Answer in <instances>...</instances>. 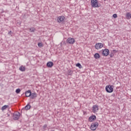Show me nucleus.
<instances>
[{
    "label": "nucleus",
    "instance_id": "f257e3e1",
    "mask_svg": "<svg viewBox=\"0 0 131 131\" xmlns=\"http://www.w3.org/2000/svg\"><path fill=\"white\" fill-rule=\"evenodd\" d=\"M114 88V85L108 84L106 86L105 90L107 93H112L113 92Z\"/></svg>",
    "mask_w": 131,
    "mask_h": 131
},
{
    "label": "nucleus",
    "instance_id": "f03ea898",
    "mask_svg": "<svg viewBox=\"0 0 131 131\" xmlns=\"http://www.w3.org/2000/svg\"><path fill=\"white\" fill-rule=\"evenodd\" d=\"M91 6L93 8H99V4L97 0H91Z\"/></svg>",
    "mask_w": 131,
    "mask_h": 131
},
{
    "label": "nucleus",
    "instance_id": "7ed1b4c3",
    "mask_svg": "<svg viewBox=\"0 0 131 131\" xmlns=\"http://www.w3.org/2000/svg\"><path fill=\"white\" fill-rule=\"evenodd\" d=\"M98 125L99 124L97 122L92 123L91 125V129L93 131L95 130L98 127Z\"/></svg>",
    "mask_w": 131,
    "mask_h": 131
},
{
    "label": "nucleus",
    "instance_id": "20e7f679",
    "mask_svg": "<svg viewBox=\"0 0 131 131\" xmlns=\"http://www.w3.org/2000/svg\"><path fill=\"white\" fill-rule=\"evenodd\" d=\"M102 54L103 56L106 57L110 54V51L107 49L102 50Z\"/></svg>",
    "mask_w": 131,
    "mask_h": 131
},
{
    "label": "nucleus",
    "instance_id": "39448f33",
    "mask_svg": "<svg viewBox=\"0 0 131 131\" xmlns=\"http://www.w3.org/2000/svg\"><path fill=\"white\" fill-rule=\"evenodd\" d=\"M75 42V39L73 38L69 37L67 39V43L73 45Z\"/></svg>",
    "mask_w": 131,
    "mask_h": 131
},
{
    "label": "nucleus",
    "instance_id": "423d86ee",
    "mask_svg": "<svg viewBox=\"0 0 131 131\" xmlns=\"http://www.w3.org/2000/svg\"><path fill=\"white\" fill-rule=\"evenodd\" d=\"M103 43L100 42L96 43L95 46V49L97 50L101 49L103 48Z\"/></svg>",
    "mask_w": 131,
    "mask_h": 131
},
{
    "label": "nucleus",
    "instance_id": "0eeeda50",
    "mask_svg": "<svg viewBox=\"0 0 131 131\" xmlns=\"http://www.w3.org/2000/svg\"><path fill=\"white\" fill-rule=\"evenodd\" d=\"M25 94L26 97H30L31 99H33V94H31V91L28 90L26 92Z\"/></svg>",
    "mask_w": 131,
    "mask_h": 131
},
{
    "label": "nucleus",
    "instance_id": "6e6552de",
    "mask_svg": "<svg viewBox=\"0 0 131 131\" xmlns=\"http://www.w3.org/2000/svg\"><path fill=\"white\" fill-rule=\"evenodd\" d=\"M20 118V113L16 112L13 114V119L14 120H18Z\"/></svg>",
    "mask_w": 131,
    "mask_h": 131
},
{
    "label": "nucleus",
    "instance_id": "1a4fd4ad",
    "mask_svg": "<svg viewBox=\"0 0 131 131\" xmlns=\"http://www.w3.org/2000/svg\"><path fill=\"white\" fill-rule=\"evenodd\" d=\"M64 18H65L64 16H59L58 17L57 22L59 23H62L64 21Z\"/></svg>",
    "mask_w": 131,
    "mask_h": 131
},
{
    "label": "nucleus",
    "instance_id": "9d476101",
    "mask_svg": "<svg viewBox=\"0 0 131 131\" xmlns=\"http://www.w3.org/2000/svg\"><path fill=\"white\" fill-rule=\"evenodd\" d=\"M99 110L98 106L97 105H93L92 107L93 112L95 113L97 112L98 110Z\"/></svg>",
    "mask_w": 131,
    "mask_h": 131
},
{
    "label": "nucleus",
    "instance_id": "9b49d317",
    "mask_svg": "<svg viewBox=\"0 0 131 131\" xmlns=\"http://www.w3.org/2000/svg\"><path fill=\"white\" fill-rule=\"evenodd\" d=\"M30 108H31V105H30L29 104H28L26 106L21 109V111H24V110L27 111V110H29Z\"/></svg>",
    "mask_w": 131,
    "mask_h": 131
},
{
    "label": "nucleus",
    "instance_id": "f8f14e48",
    "mask_svg": "<svg viewBox=\"0 0 131 131\" xmlns=\"http://www.w3.org/2000/svg\"><path fill=\"white\" fill-rule=\"evenodd\" d=\"M96 119V117L95 115H92L90 117L89 119V121L91 122H93V121L95 120Z\"/></svg>",
    "mask_w": 131,
    "mask_h": 131
},
{
    "label": "nucleus",
    "instance_id": "ddd939ff",
    "mask_svg": "<svg viewBox=\"0 0 131 131\" xmlns=\"http://www.w3.org/2000/svg\"><path fill=\"white\" fill-rule=\"evenodd\" d=\"M53 66H54V63H53V62L52 61H49L47 63V67L50 68L53 67Z\"/></svg>",
    "mask_w": 131,
    "mask_h": 131
},
{
    "label": "nucleus",
    "instance_id": "4468645a",
    "mask_svg": "<svg viewBox=\"0 0 131 131\" xmlns=\"http://www.w3.org/2000/svg\"><path fill=\"white\" fill-rule=\"evenodd\" d=\"M131 18V13L130 12H127L126 14V19L129 20Z\"/></svg>",
    "mask_w": 131,
    "mask_h": 131
},
{
    "label": "nucleus",
    "instance_id": "2eb2a0df",
    "mask_svg": "<svg viewBox=\"0 0 131 131\" xmlns=\"http://www.w3.org/2000/svg\"><path fill=\"white\" fill-rule=\"evenodd\" d=\"M94 57L96 59H98L100 58V55L98 53H95Z\"/></svg>",
    "mask_w": 131,
    "mask_h": 131
},
{
    "label": "nucleus",
    "instance_id": "dca6fc26",
    "mask_svg": "<svg viewBox=\"0 0 131 131\" xmlns=\"http://www.w3.org/2000/svg\"><path fill=\"white\" fill-rule=\"evenodd\" d=\"M19 70L22 72L25 71L26 70L25 67L21 66V67H19Z\"/></svg>",
    "mask_w": 131,
    "mask_h": 131
},
{
    "label": "nucleus",
    "instance_id": "f3484780",
    "mask_svg": "<svg viewBox=\"0 0 131 131\" xmlns=\"http://www.w3.org/2000/svg\"><path fill=\"white\" fill-rule=\"evenodd\" d=\"M8 107H9V105H4L2 108H1V110H2L3 111H4V110H6V109L7 108H8Z\"/></svg>",
    "mask_w": 131,
    "mask_h": 131
},
{
    "label": "nucleus",
    "instance_id": "a211bd4d",
    "mask_svg": "<svg viewBox=\"0 0 131 131\" xmlns=\"http://www.w3.org/2000/svg\"><path fill=\"white\" fill-rule=\"evenodd\" d=\"M76 67L79 68V69H80L82 68V67L80 63H77V64H76Z\"/></svg>",
    "mask_w": 131,
    "mask_h": 131
},
{
    "label": "nucleus",
    "instance_id": "6ab92c4d",
    "mask_svg": "<svg viewBox=\"0 0 131 131\" xmlns=\"http://www.w3.org/2000/svg\"><path fill=\"white\" fill-rule=\"evenodd\" d=\"M38 46L39 48H41V47H43V45L41 42H39L38 43Z\"/></svg>",
    "mask_w": 131,
    "mask_h": 131
},
{
    "label": "nucleus",
    "instance_id": "aec40b11",
    "mask_svg": "<svg viewBox=\"0 0 131 131\" xmlns=\"http://www.w3.org/2000/svg\"><path fill=\"white\" fill-rule=\"evenodd\" d=\"M47 127H48V125L44 124L43 126H42V129L43 130H46V128H47Z\"/></svg>",
    "mask_w": 131,
    "mask_h": 131
},
{
    "label": "nucleus",
    "instance_id": "412c9836",
    "mask_svg": "<svg viewBox=\"0 0 131 131\" xmlns=\"http://www.w3.org/2000/svg\"><path fill=\"white\" fill-rule=\"evenodd\" d=\"M20 92H21V90H20V89H17L15 91L16 94H20Z\"/></svg>",
    "mask_w": 131,
    "mask_h": 131
},
{
    "label": "nucleus",
    "instance_id": "4be33fe9",
    "mask_svg": "<svg viewBox=\"0 0 131 131\" xmlns=\"http://www.w3.org/2000/svg\"><path fill=\"white\" fill-rule=\"evenodd\" d=\"M113 17L114 18H117V14H114L113 15Z\"/></svg>",
    "mask_w": 131,
    "mask_h": 131
},
{
    "label": "nucleus",
    "instance_id": "5701e85b",
    "mask_svg": "<svg viewBox=\"0 0 131 131\" xmlns=\"http://www.w3.org/2000/svg\"><path fill=\"white\" fill-rule=\"evenodd\" d=\"M71 73H72V70H68V73L70 74Z\"/></svg>",
    "mask_w": 131,
    "mask_h": 131
},
{
    "label": "nucleus",
    "instance_id": "b1692460",
    "mask_svg": "<svg viewBox=\"0 0 131 131\" xmlns=\"http://www.w3.org/2000/svg\"><path fill=\"white\" fill-rule=\"evenodd\" d=\"M33 97H36V94H33Z\"/></svg>",
    "mask_w": 131,
    "mask_h": 131
},
{
    "label": "nucleus",
    "instance_id": "393cba45",
    "mask_svg": "<svg viewBox=\"0 0 131 131\" xmlns=\"http://www.w3.org/2000/svg\"><path fill=\"white\" fill-rule=\"evenodd\" d=\"M30 30L31 31V32H33V29H30Z\"/></svg>",
    "mask_w": 131,
    "mask_h": 131
},
{
    "label": "nucleus",
    "instance_id": "a878e982",
    "mask_svg": "<svg viewBox=\"0 0 131 131\" xmlns=\"http://www.w3.org/2000/svg\"><path fill=\"white\" fill-rule=\"evenodd\" d=\"M11 33H12V31H10V32H9V33H8V34H11Z\"/></svg>",
    "mask_w": 131,
    "mask_h": 131
},
{
    "label": "nucleus",
    "instance_id": "bb28decb",
    "mask_svg": "<svg viewBox=\"0 0 131 131\" xmlns=\"http://www.w3.org/2000/svg\"><path fill=\"white\" fill-rule=\"evenodd\" d=\"M110 57H113V55L112 54H110Z\"/></svg>",
    "mask_w": 131,
    "mask_h": 131
},
{
    "label": "nucleus",
    "instance_id": "cd10ccee",
    "mask_svg": "<svg viewBox=\"0 0 131 131\" xmlns=\"http://www.w3.org/2000/svg\"><path fill=\"white\" fill-rule=\"evenodd\" d=\"M51 131H55V130H51Z\"/></svg>",
    "mask_w": 131,
    "mask_h": 131
},
{
    "label": "nucleus",
    "instance_id": "c85d7f7f",
    "mask_svg": "<svg viewBox=\"0 0 131 131\" xmlns=\"http://www.w3.org/2000/svg\"><path fill=\"white\" fill-rule=\"evenodd\" d=\"M8 116H10V115L8 114Z\"/></svg>",
    "mask_w": 131,
    "mask_h": 131
},
{
    "label": "nucleus",
    "instance_id": "c756f323",
    "mask_svg": "<svg viewBox=\"0 0 131 131\" xmlns=\"http://www.w3.org/2000/svg\"><path fill=\"white\" fill-rule=\"evenodd\" d=\"M106 1V0H104V1H105V2Z\"/></svg>",
    "mask_w": 131,
    "mask_h": 131
},
{
    "label": "nucleus",
    "instance_id": "7c9ffc66",
    "mask_svg": "<svg viewBox=\"0 0 131 131\" xmlns=\"http://www.w3.org/2000/svg\"><path fill=\"white\" fill-rule=\"evenodd\" d=\"M70 1H71V0H69Z\"/></svg>",
    "mask_w": 131,
    "mask_h": 131
}]
</instances>
